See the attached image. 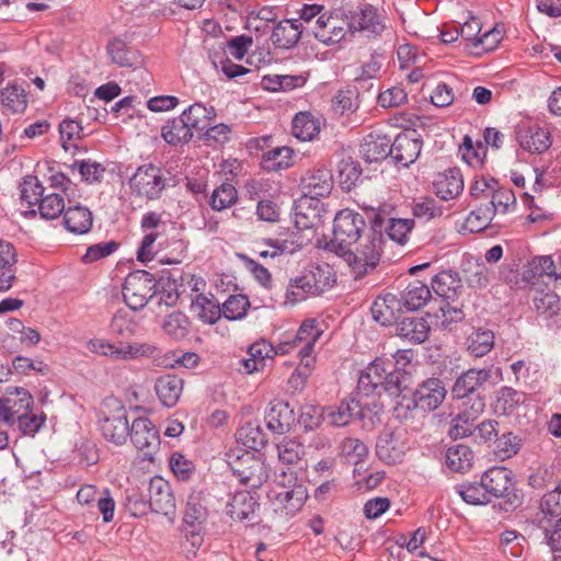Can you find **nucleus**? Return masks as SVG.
Listing matches in <instances>:
<instances>
[{
  "label": "nucleus",
  "mask_w": 561,
  "mask_h": 561,
  "mask_svg": "<svg viewBox=\"0 0 561 561\" xmlns=\"http://www.w3.org/2000/svg\"><path fill=\"white\" fill-rule=\"evenodd\" d=\"M268 499L276 513L285 516H294L298 513L308 499L305 481L299 480L294 470H283L276 474L274 486L268 492Z\"/></svg>",
  "instance_id": "obj_1"
},
{
  "label": "nucleus",
  "mask_w": 561,
  "mask_h": 561,
  "mask_svg": "<svg viewBox=\"0 0 561 561\" xmlns=\"http://www.w3.org/2000/svg\"><path fill=\"white\" fill-rule=\"evenodd\" d=\"M446 393L447 390L440 379L428 378L419 385L411 396H402V400L394 407L396 417L409 419L414 410L434 411L444 402Z\"/></svg>",
  "instance_id": "obj_2"
},
{
  "label": "nucleus",
  "mask_w": 561,
  "mask_h": 561,
  "mask_svg": "<svg viewBox=\"0 0 561 561\" xmlns=\"http://www.w3.org/2000/svg\"><path fill=\"white\" fill-rule=\"evenodd\" d=\"M354 249L343 252L342 257L352 267L356 278L375 270L383 251L385 239L380 231L371 228L360 238Z\"/></svg>",
  "instance_id": "obj_3"
},
{
  "label": "nucleus",
  "mask_w": 561,
  "mask_h": 561,
  "mask_svg": "<svg viewBox=\"0 0 561 561\" xmlns=\"http://www.w3.org/2000/svg\"><path fill=\"white\" fill-rule=\"evenodd\" d=\"M366 228L364 217L348 208L340 210L333 221L332 251L342 256L343 252L360 240Z\"/></svg>",
  "instance_id": "obj_4"
},
{
  "label": "nucleus",
  "mask_w": 561,
  "mask_h": 561,
  "mask_svg": "<svg viewBox=\"0 0 561 561\" xmlns=\"http://www.w3.org/2000/svg\"><path fill=\"white\" fill-rule=\"evenodd\" d=\"M541 518L538 527L543 534L546 543L550 551L556 553L560 551L561 541V486L560 484L543 495L541 500Z\"/></svg>",
  "instance_id": "obj_5"
},
{
  "label": "nucleus",
  "mask_w": 561,
  "mask_h": 561,
  "mask_svg": "<svg viewBox=\"0 0 561 561\" xmlns=\"http://www.w3.org/2000/svg\"><path fill=\"white\" fill-rule=\"evenodd\" d=\"M300 186L305 198L296 206L295 222L300 228H309L313 222L308 220L302 208L306 204H309V199H318L331 193L333 187L332 174L328 169L308 171L302 176Z\"/></svg>",
  "instance_id": "obj_6"
},
{
  "label": "nucleus",
  "mask_w": 561,
  "mask_h": 561,
  "mask_svg": "<svg viewBox=\"0 0 561 561\" xmlns=\"http://www.w3.org/2000/svg\"><path fill=\"white\" fill-rule=\"evenodd\" d=\"M227 463L240 483L251 489L260 488L268 478L265 463L252 451L233 450L228 455Z\"/></svg>",
  "instance_id": "obj_7"
},
{
  "label": "nucleus",
  "mask_w": 561,
  "mask_h": 561,
  "mask_svg": "<svg viewBox=\"0 0 561 561\" xmlns=\"http://www.w3.org/2000/svg\"><path fill=\"white\" fill-rule=\"evenodd\" d=\"M101 413L100 428L103 437L115 445L125 444L130 428L125 405L110 398L104 401Z\"/></svg>",
  "instance_id": "obj_8"
},
{
  "label": "nucleus",
  "mask_w": 561,
  "mask_h": 561,
  "mask_svg": "<svg viewBox=\"0 0 561 561\" xmlns=\"http://www.w3.org/2000/svg\"><path fill=\"white\" fill-rule=\"evenodd\" d=\"M87 348L96 355L105 356L115 360H131L140 357H153L158 347L151 343H112L104 339H91Z\"/></svg>",
  "instance_id": "obj_9"
},
{
  "label": "nucleus",
  "mask_w": 561,
  "mask_h": 561,
  "mask_svg": "<svg viewBox=\"0 0 561 561\" xmlns=\"http://www.w3.org/2000/svg\"><path fill=\"white\" fill-rule=\"evenodd\" d=\"M321 334L322 330L318 322L314 319H308L301 323L293 339H287L278 344V351L280 354H288L297 350L301 365L310 368L314 362L313 347Z\"/></svg>",
  "instance_id": "obj_10"
},
{
  "label": "nucleus",
  "mask_w": 561,
  "mask_h": 561,
  "mask_svg": "<svg viewBox=\"0 0 561 561\" xmlns=\"http://www.w3.org/2000/svg\"><path fill=\"white\" fill-rule=\"evenodd\" d=\"M131 194L140 199H158L165 188V178L153 164L140 165L129 180Z\"/></svg>",
  "instance_id": "obj_11"
},
{
  "label": "nucleus",
  "mask_w": 561,
  "mask_h": 561,
  "mask_svg": "<svg viewBox=\"0 0 561 561\" xmlns=\"http://www.w3.org/2000/svg\"><path fill=\"white\" fill-rule=\"evenodd\" d=\"M156 282L153 276L146 271H135L125 278L123 297L125 304L131 310L142 309L153 296Z\"/></svg>",
  "instance_id": "obj_12"
},
{
  "label": "nucleus",
  "mask_w": 561,
  "mask_h": 561,
  "mask_svg": "<svg viewBox=\"0 0 561 561\" xmlns=\"http://www.w3.org/2000/svg\"><path fill=\"white\" fill-rule=\"evenodd\" d=\"M148 493L150 511L165 516L175 513V499L167 480L159 476L151 478Z\"/></svg>",
  "instance_id": "obj_13"
},
{
  "label": "nucleus",
  "mask_w": 561,
  "mask_h": 561,
  "mask_svg": "<svg viewBox=\"0 0 561 561\" xmlns=\"http://www.w3.org/2000/svg\"><path fill=\"white\" fill-rule=\"evenodd\" d=\"M128 437L135 447L146 455H151L160 445L159 432L148 417L135 419L130 424Z\"/></svg>",
  "instance_id": "obj_14"
},
{
  "label": "nucleus",
  "mask_w": 561,
  "mask_h": 561,
  "mask_svg": "<svg viewBox=\"0 0 561 561\" xmlns=\"http://www.w3.org/2000/svg\"><path fill=\"white\" fill-rule=\"evenodd\" d=\"M355 27V23H348L337 15L321 14L313 30L314 37L324 44L341 42L347 30Z\"/></svg>",
  "instance_id": "obj_15"
},
{
  "label": "nucleus",
  "mask_w": 561,
  "mask_h": 561,
  "mask_svg": "<svg viewBox=\"0 0 561 561\" xmlns=\"http://www.w3.org/2000/svg\"><path fill=\"white\" fill-rule=\"evenodd\" d=\"M33 398L23 388H15L7 397L0 398V420L13 424L25 411H31Z\"/></svg>",
  "instance_id": "obj_16"
},
{
  "label": "nucleus",
  "mask_w": 561,
  "mask_h": 561,
  "mask_svg": "<svg viewBox=\"0 0 561 561\" xmlns=\"http://www.w3.org/2000/svg\"><path fill=\"white\" fill-rule=\"evenodd\" d=\"M492 377V368H471L457 377L451 388L454 399L480 396L477 391Z\"/></svg>",
  "instance_id": "obj_17"
},
{
  "label": "nucleus",
  "mask_w": 561,
  "mask_h": 561,
  "mask_svg": "<svg viewBox=\"0 0 561 561\" xmlns=\"http://www.w3.org/2000/svg\"><path fill=\"white\" fill-rule=\"evenodd\" d=\"M422 141L416 137L415 130L401 133L391 140V159L396 164L409 167L420 156Z\"/></svg>",
  "instance_id": "obj_18"
},
{
  "label": "nucleus",
  "mask_w": 561,
  "mask_h": 561,
  "mask_svg": "<svg viewBox=\"0 0 561 561\" xmlns=\"http://www.w3.org/2000/svg\"><path fill=\"white\" fill-rule=\"evenodd\" d=\"M481 480L490 497L510 496L514 490V474L505 467H493L486 470Z\"/></svg>",
  "instance_id": "obj_19"
},
{
  "label": "nucleus",
  "mask_w": 561,
  "mask_h": 561,
  "mask_svg": "<svg viewBox=\"0 0 561 561\" xmlns=\"http://www.w3.org/2000/svg\"><path fill=\"white\" fill-rule=\"evenodd\" d=\"M391 366L390 362L387 363L381 358H377L370 363L358 378V393L368 397L377 388H382L385 380H387V373Z\"/></svg>",
  "instance_id": "obj_20"
},
{
  "label": "nucleus",
  "mask_w": 561,
  "mask_h": 561,
  "mask_svg": "<svg viewBox=\"0 0 561 561\" xmlns=\"http://www.w3.org/2000/svg\"><path fill=\"white\" fill-rule=\"evenodd\" d=\"M516 138L519 146L530 153H541L551 146L550 133L537 125L519 126Z\"/></svg>",
  "instance_id": "obj_21"
},
{
  "label": "nucleus",
  "mask_w": 561,
  "mask_h": 561,
  "mask_svg": "<svg viewBox=\"0 0 561 561\" xmlns=\"http://www.w3.org/2000/svg\"><path fill=\"white\" fill-rule=\"evenodd\" d=\"M259 506L260 504L252 493L248 491L237 492L228 504L227 514L234 520H248L254 524L257 518Z\"/></svg>",
  "instance_id": "obj_22"
},
{
  "label": "nucleus",
  "mask_w": 561,
  "mask_h": 561,
  "mask_svg": "<svg viewBox=\"0 0 561 561\" xmlns=\"http://www.w3.org/2000/svg\"><path fill=\"white\" fill-rule=\"evenodd\" d=\"M319 289L317 282L306 267L298 276L291 278L286 290V304L295 305L309 296H317Z\"/></svg>",
  "instance_id": "obj_23"
},
{
  "label": "nucleus",
  "mask_w": 561,
  "mask_h": 561,
  "mask_svg": "<svg viewBox=\"0 0 561 561\" xmlns=\"http://www.w3.org/2000/svg\"><path fill=\"white\" fill-rule=\"evenodd\" d=\"M319 289L317 282L306 267L298 276L291 278L286 290V304L295 305L309 296H317Z\"/></svg>",
  "instance_id": "obj_24"
},
{
  "label": "nucleus",
  "mask_w": 561,
  "mask_h": 561,
  "mask_svg": "<svg viewBox=\"0 0 561 561\" xmlns=\"http://www.w3.org/2000/svg\"><path fill=\"white\" fill-rule=\"evenodd\" d=\"M376 454L381 461L392 465L402 461L405 447L394 433L385 431L377 438Z\"/></svg>",
  "instance_id": "obj_25"
},
{
  "label": "nucleus",
  "mask_w": 561,
  "mask_h": 561,
  "mask_svg": "<svg viewBox=\"0 0 561 561\" xmlns=\"http://www.w3.org/2000/svg\"><path fill=\"white\" fill-rule=\"evenodd\" d=\"M401 300L393 294L377 297L371 306L373 318L382 325L397 321L401 311Z\"/></svg>",
  "instance_id": "obj_26"
},
{
  "label": "nucleus",
  "mask_w": 561,
  "mask_h": 561,
  "mask_svg": "<svg viewBox=\"0 0 561 561\" xmlns=\"http://www.w3.org/2000/svg\"><path fill=\"white\" fill-rule=\"evenodd\" d=\"M359 152L369 163L391 157V139L385 135H367L360 144Z\"/></svg>",
  "instance_id": "obj_27"
},
{
  "label": "nucleus",
  "mask_w": 561,
  "mask_h": 561,
  "mask_svg": "<svg viewBox=\"0 0 561 561\" xmlns=\"http://www.w3.org/2000/svg\"><path fill=\"white\" fill-rule=\"evenodd\" d=\"M183 379L171 374L160 376L154 383V390L159 400L168 408H172L178 403L183 392Z\"/></svg>",
  "instance_id": "obj_28"
},
{
  "label": "nucleus",
  "mask_w": 561,
  "mask_h": 561,
  "mask_svg": "<svg viewBox=\"0 0 561 561\" xmlns=\"http://www.w3.org/2000/svg\"><path fill=\"white\" fill-rule=\"evenodd\" d=\"M433 185L436 195L443 201L453 199L463 191V180L457 169H449L439 173Z\"/></svg>",
  "instance_id": "obj_29"
},
{
  "label": "nucleus",
  "mask_w": 561,
  "mask_h": 561,
  "mask_svg": "<svg viewBox=\"0 0 561 561\" xmlns=\"http://www.w3.org/2000/svg\"><path fill=\"white\" fill-rule=\"evenodd\" d=\"M301 23L299 20L280 21L274 28L271 39L275 47L289 49L294 47L301 36Z\"/></svg>",
  "instance_id": "obj_30"
},
{
  "label": "nucleus",
  "mask_w": 561,
  "mask_h": 561,
  "mask_svg": "<svg viewBox=\"0 0 561 561\" xmlns=\"http://www.w3.org/2000/svg\"><path fill=\"white\" fill-rule=\"evenodd\" d=\"M294 420V411L289 404L284 401L272 402L265 414L267 428L274 433L283 434L287 432Z\"/></svg>",
  "instance_id": "obj_31"
},
{
  "label": "nucleus",
  "mask_w": 561,
  "mask_h": 561,
  "mask_svg": "<svg viewBox=\"0 0 561 561\" xmlns=\"http://www.w3.org/2000/svg\"><path fill=\"white\" fill-rule=\"evenodd\" d=\"M397 334L413 343H423L430 334V324L424 318L410 317L397 324Z\"/></svg>",
  "instance_id": "obj_32"
},
{
  "label": "nucleus",
  "mask_w": 561,
  "mask_h": 561,
  "mask_svg": "<svg viewBox=\"0 0 561 561\" xmlns=\"http://www.w3.org/2000/svg\"><path fill=\"white\" fill-rule=\"evenodd\" d=\"M291 130L297 139L311 141L319 135L321 122L309 112H300L293 119Z\"/></svg>",
  "instance_id": "obj_33"
},
{
  "label": "nucleus",
  "mask_w": 561,
  "mask_h": 561,
  "mask_svg": "<svg viewBox=\"0 0 561 561\" xmlns=\"http://www.w3.org/2000/svg\"><path fill=\"white\" fill-rule=\"evenodd\" d=\"M64 222L68 231L77 234L87 233L93 222L92 214L87 207H68L64 213Z\"/></svg>",
  "instance_id": "obj_34"
},
{
  "label": "nucleus",
  "mask_w": 561,
  "mask_h": 561,
  "mask_svg": "<svg viewBox=\"0 0 561 561\" xmlns=\"http://www.w3.org/2000/svg\"><path fill=\"white\" fill-rule=\"evenodd\" d=\"M433 290L447 300H454L458 291L462 288L461 279L458 274L451 270L442 271L432 279Z\"/></svg>",
  "instance_id": "obj_35"
},
{
  "label": "nucleus",
  "mask_w": 561,
  "mask_h": 561,
  "mask_svg": "<svg viewBox=\"0 0 561 561\" xmlns=\"http://www.w3.org/2000/svg\"><path fill=\"white\" fill-rule=\"evenodd\" d=\"M2 111L5 114H21L27 107V93L19 85H7L0 92Z\"/></svg>",
  "instance_id": "obj_36"
},
{
  "label": "nucleus",
  "mask_w": 561,
  "mask_h": 561,
  "mask_svg": "<svg viewBox=\"0 0 561 561\" xmlns=\"http://www.w3.org/2000/svg\"><path fill=\"white\" fill-rule=\"evenodd\" d=\"M207 519V510L203 503L202 496L198 493L188 495L182 527L204 529Z\"/></svg>",
  "instance_id": "obj_37"
},
{
  "label": "nucleus",
  "mask_w": 561,
  "mask_h": 561,
  "mask_svg": "<svg viewBox=\"0 0 561 561\" xmlns=\"http://www.w3.org/2000/svg\"><path fill=\"white\" fill-rule=\"evenodd\" d=\"M15 252L11 243L0 240V293L9 290L15 279Z\"/></svg>",
  "instance_id": "obj_38"
},
{
  "label": "nucleus",
  "mask_w": 561,
  "mask_h": 561,
  "mask_svg": "<svg viewBox=\"0 0 561 561\" xmlns=\"http://www.w3.org/2000/svg\"><path fill=\"white\" fill-rule=\"evenodd\" d=\"M431 298V289L420 280L411 282L402 291L401 305L408 310H419L424 307Z\"/></svg>",
  "instance_id": "obj_39"
},
{
  "label": "nucleus",
  "mask_w": 561,
  "mask_h": 561,
  "mask_svg": "<svg viewBox=\"0 0 561 561\" xmlns=\"http://www.w3.org/2000/svg\"><path fill=\"white\" fill-rule=\"evenodd\" d=\"M467 351L471 356L483 357L494 347V333L489 329H474L466 340Z\"/></svg>",
  "instance_id": "obj_40"
},
{
  "label": "nucleus",
  "mask_w": 561,
  "mask_h": 561,
  "mask_svg": "<svg viewBox=\"0 0 561 561\" xmlns=\"http://www.w3.org/2000/svg\"><path fill=\"white\" fill-rule=\"evenodd\" d=\"M354 28L367 33V36H380L386 30L385 18L373 5H365Z\"/></svg>",
  "instance_id": "obj_41"
},
{
  "label": "nucleus",
  "mask_w": 561,
  "mask_h": 561,
  "mask_svg": "<svg viewBox=\"0 0 561 561\" xmlns=\"http://www.w3.org/2000/svg\"><path fill=\"white\" fill-rule=\"evenodd\" d=\"M162 138L172 146L188 142L193 133L182 115L168 121L161 128Z\"/></svg>",
  "instance_id": "obj_42"
},
{
  "label": "nucleus",
  "mask_w": 561,
  "mask_h": 561,
  "mask_svg": "<svg viewBox=\"0 0 561 561\" xmlns=\"http://www.w3.org/2000/svg\"><path fill=\"white\" fill-rule=\"evenodd\" d=\"M191 131H203L215 118L214 108H207L201 103H194L181 114Z\"/></svg>",
  "instance_id": "obj_43"
},
{
  "label": "nucleus",
  "mask_w": 561,
  "mask_h": 561,
  "mask_svg": "<svg viewBox=\"0 0 561 561\" xmlns=\"http://www.w3.org/2000/svg\"><path fill=\"white\" fill-rule=\"evenodd\" d=\"M107 51L112 61L121 67L137 68L142 64V59L139 53L133 48L127 47L123 41H112L107 46Z\"/></svg>",
  "instance_id": "obj_44"
},
{
  "label": "nucleus",
  "mask_w": 561,
  "mask_h": 561,
  "mask_svg": "<svg viewBox=\"0 0 561 561\" xmlns=\"http://www.w3.org/2000/svg\"><path fill=\"white\" fill-rule=\"evenodd\" d=\"M192 310L206 323H215L221 317V307L214 296L197 295L192 301Z\"/></svg>",
  "instance_id": "obj_45"
},
{
  "label": "nucleus",
  "mask_w": 561,
  "mask_h": 561,
  "mask_svg": "<svg viewBox=\"0 0 561 561\" xmlns=\"http://www.w3.org/2000/svg\"><path fill=\"white\" fill-rule=\"evenodd\" d=\"M473 454L466 445H455L446 451V465L454 471H465L472 466Z\"/></svg>",
  "instance_id": "obj_46"
},
{
  "label": "nucleus",
  "mask_w": 561,
  "mask_h": 561,
  "mask_svg": "<svg viewBox=\"0 0 561 561\" xmlns=\"http://www.w3.org/2000/svg\"><path fill=\"white\" fill-rule=\"evenodd\" d=\"M411 375L401 369L388 370L387 380H385L382 389L390 396H396L402 400V396L411 385Z\"/></svg>",
  "instance_id": "obj_47"
},
{
  "label": "nucleus",
  "mask_w": 561,
  "mask_h": 561,
  "mask_svg": "<svg viewBox=\"0 0 561 561\" xmlns=\"http://www.w3.org/2000/svg\"><path fill=\"white\" fill-rule=\"evenodd\" d=\"M525 393L512 387H502L496 397V411L511 414L518 405L525 402Z\"/></svg>",
  "instance_id": "obj_48"
},
{
  "label": "nucleus",
  "mask_w": 561,
  "mask_h": 561,
  "mask_svg": "<svg viewBox=\"0 0 561 561\" xmlns=\"http://www.w3.org/2000/svg\"><path fill=\"white\" fill-rule=\"evenodd\" d=\"M293 150L289 147H277L263 154L262 167L267 171H278L290 165Z\"/></svg>",
  "instance_id": "obj_49"
},
{
  "label": "nucleus",
  "mask_w": 561,
  "mask_h": 561,
  "mask_svg": "<svg viewBox=\"0 0 561 561\" xmlns=\"http://www.w3.org/2000/svg\"><path fill=\"white\" fill-rule=\"evenodd\" d=\"M188 318L182 312H172L163 323L162 329L167 335L174 340H183L188 334Z\"/></svg>",
  "instance_id": "obj_50"
},
{
  "label": "nucleus",
  "mask_w": 561,
  "mask_h": 561,
  "mask_svg": "<svg viewBox=\"0 0 561 561\" xmlns=\"http://www.w3.org/2000/svg\"><path fill=\"white\" fill-rule=\"evenodd\" d=\"M490 202L486 204L490 208H494L495 214H507L516 206V197L512 190L495 186Z\"/></svg>",
  "instance_id": "obj_51"
},
{
  "label": "nucleus",
  "mask_w": 561,
  "mask_h": 561,
  "mask_svg": "<svg viewBox=\"0 0 561 561\" xmlns=\"http://www.w3.org/2000/svg\"><path fill=\"white\" fill-rule=\"evenodd\" d=\"M362 169L352 159H343L339 165V180L342 188L351 191L360 181Z\"/></svg>",
  "instance_id": "obj_52"
},
{
  "label": "nucleus",
  "mask_w": 561,
  "mask_h": 561,
  "mask_svg": "<svg viewBox=\"0 0 561 561\" xmlns=\"http://www.w3.org/2000/svg\"><path fill=\"white\" fill-rule=\"evenodd\" d=\"M359 414V404L355 400L343 401L335 410L328 414L329 422L335 426H345Z\"/></svg>",
  "instance_id": "obj_53"
},
{
  "label": "nucleus",
  "mask_w": 561,
  "mask_h": 561,
  "mask_svg": "<svg viewBox=\"0 0 561 561\" xmlns=\"http://www.w3.org/2000/svg\"><path fill=\"white\" fill-rule=\"evenodd\" d=\"M20 196L28 206L36 205L44 197V186L36 176L26 175L20 184Z\"/></svg>",
  "instance_id": "obj_54"
},
{
  "label": "nucleus",
  "mask_w": 561,
  "mask_h": 561,
  "mask_svg": "<svg viewBox=\"0 0 561 561\" xmlns=\"http://www.w3.org/2000/svg\"><path fill=\"white\" fill-rule=\"evenodd\" d=\"M250 308V301L247 296L232 295L221 306V316L228 320L242 319L248 309Z\"/></svg>",
  "instance_id": "obj_55"
},
{
  "label": "nucleus",
  "mask_w": 561,
  "mask_h": 561,
  "mask_svg": "<svg viewBox=\"0 0 561 561\" xmlns=\"http://www.w3.org/2000/svg\"><path fill=\"white\" fill-rule=\"evenodd\" d=\"M457 493L468 504L482 505L491 500L484 489L482 480L479 483L461 484L457 488Z\"/></svg>",
  "instance_id": "obj_56"
},
{
  "label": "nucleus",
  "mask_w": 561,
  "mask_h": 561,
  "mask_svg": "<svg viewBox=\"0 0 561 561\" xmlns=\"http://www.w3.org/2000/svg\"><path fill=\"white\" fill-rule=\"evenodd\" d=\"M340 454L350 462L358 463L368 454V447L358 438L346 437L340 444Z\"/></svg>",
  "instance_id": "obj_57"
},
{
  "label": "nucleus",
  "mask_w": 561,
  "mask_h": 561,
  "mask_svg": "<svg viewBox=\"0 0 561 561\" xmlns=\"http://www.w3.org/2000/svg\"><path fill=\"white\" fill-rule=\"evenodd\" d=\"M41 217L44 219H56L66 210L62 196L57 193L44 196L38 203Z\"/></svg>",
  "instance_id": "obj_58"
},
{
  "label": "nucleus",
  "mask_w": 561,
  "mask_h": 561,
  "mask_svg": "<svg viewBox=\"0 0 561 561\" xmlns=\"http://www.w3.org/2000/svg\"><path fill=\"white\" fill-rule=\"evenodd\" d=\"M494 208L489 205H480L466 218V226L471 232H478L486 228L494 217Z\"/></svg>",
  "instance_id": "obj_59"
},
{
  "label": "nucleus",
  "mask_w": 561,
  "mask_h": 561,
  "mask_svg": "<svg viewBox=\"0 0 561 561\" xmlns=\"http://www.w3.org/2000/svg\"><path fill=\"white\" fill-rule=\"evenodd\" d=\"M238 198L237 190L230 183H224L217 187L210 197V206L215 210H222L236 203Z\"/></svg>",
  "instance_id": "obj_60"
},
{
  "label": "nucleus",
  "mask_w": 561,
  "mask_h": 561,
  "mask_svg": "<svg viewBox=\"0 0 561 561\" xmlns=\"http://www.w3.org/2000/svg\"><path fill=\"white\" fill-rule=\"evenodd\" d=\"M278 458L283 463L293 465L301 460L305 447L295 439H283L277 445Z\"/></svg>",
  "instance_id": "obj_61"
},
{
  "label": "nucleus",
  "mask_w": 561,
  "mask_h": 561,
  "mask_svg": "<svg viewBox=\"0 0 561 561\" xmlns=\"http://www.w3.org/2000/svg\"><path fill=\"white\" fill-rule=\"evenodd\" d=\"M184 541L182 542V552L186 559L196 557L197 550L204 542V529H195L188 527H182Z\"/></svg>",
  "instance_id": "obj_62"
},
{
  "label": "nucleus",
  "mask_w": 561,
  "mask_h": 561,
  "mask_svg": "<svg viewBox=\"0 0 561 561\" xmlns=\"http://www.w3.org/2000/svg\"><path fill=\"white\" fill-rule=\"evenodd\" d=\"M111 330L118 336L129 337L135 333V321L126 310H118L112 318Z\"/></svg>",
  "instance_id": "obj_63"
},
{
  "label": "nucleus",
  "mask_w": 561,
  "mask_h": 561,
  "mask_svg": "<svg viewBox=\"0 0 561 561\" xmlns=\"http://www.w3.org/2000/svg\"><path fill=\"white\" fill-rule=\"evenodd\" d=\"M520 448V439L508 432L495 440V455L501 459H507L516 455Z\"/></svg>",
  "instance_id": "obj_64"
}]
</instances>
